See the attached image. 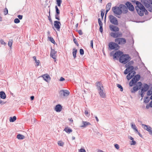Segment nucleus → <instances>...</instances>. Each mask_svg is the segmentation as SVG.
Listing matches in <instances>:
<instances>
[{
	"mask_svg": "<svg viewBox=\"0 0 152 152\" xmlns=\"http://www.w3.org/2000/svg\"><path fill=\"white\" fill-rule=\"evenodd\" d=\"M74 51L73 52V55L74 58H75L76 57V53L77 50L75 48L73 49Z\"/></svg>",
	"mask_w": 152,
	"mask_h": 152,
	"instance_id": "30",
	"label": "nucleus"
},
{
	"mask_svg": "<svg viewBox=\"0 0 152 152\" xmlns=\"http://www.w3.org/2000/svg\"><path fill=\"white\" fill-rule=\"evenodd\" d=\"M56 52L54 49L51 48L50 56L55 60L56 59Z\"/></svg>",
	"mask_w": 152,
	"mask_h": 152,
	"instance_id": "14",
	"label": "nucleus"
},
{
	"mask_svg": "<svg viewBox=\"0 0 152 152\" xmlns=\"http://www.w3.org/2000/svg\"><path fill=\"white\" fill-rule=\"evenodd\" d=\"M14 22L15 23H18L20 22V20L19 19L16 18L14 19Z\"/></svg>",
	"mask_w": 152,
	"mask_h": 152,
	"instance_id": "41",
	"label": "nucleus"
},
{
	"mask_svg": "<svg viewBox=\"0 0 152 152\" xmlns=\"http://www.w3.org/2000/svg\"><path fill=\"white\" fill-rule=\"evenodd\" d=\"M123 53L120 51L116 52L113 55V58L118 59V58H120V57L123 55Z\"/></svg>",
	"mask_w": 152,
	"mask_h": 152,
	"instance_id": "11",
	"label": "nucleus"
},
{
	"mask_svg": "<svg viewBox=\"0 0 152 152\" xmlns=\"http://www.w3.org/2000/svg\"><path fill=\"white\" fill-rule=\"evenodd\" d=\"M0 97L2 99H5L6 98V94L4 91H1L0 92Z\"/></svg>",
	"mask_w": 152,
	"mask_h": 152,
	"instance_id": "24",
	"label": "nucleus"
},
{
	"mask_svg": "<svg viewBox=\"0 0 152 152\" xmlns=\"http://www.w3.org/2000/svg\"><path fill=\"white\" fill-rule=\"evenodd\" d=\"M42 77L43 79L47 82L49 81L50 80V77L48 75H42Z\"/></svg>",
	"mask_w": 152,
	"mask_h": 152,
	"instance_id": "20",
	"label": "nucleus"
},
{
	"mask_svg": "<svg viewBox=\"0 0 152 152\" xmlns=\"http://www.w3.org/2000/svg\"><path fill=\"white\" fill-rule=\"evenodd\" d=\"M58 144L60 146H63L64 145V143L61 141H59L58 142Z\"/></svg>",
	"mask_w": 152,
	"mask_h": 152,
	"instance_id": "44",
	"label": "nucleus"
},
{
	"mask_svg": "<svg viewBox=\"0 0 152 152\" xmlns=\"http://www.w3.org/2000/svg\"><path fill=\"white\" fill-rule=\"evenodd\" d=\"M149 106H150L151 107H152V100L149 103Z\"/></svg>",
	"mask_w": 152,
	"mask_h": 152,
	"instance_id": "64",
	"label": "nucleus"
},
{
	"mask_svg": "<svg viewBox=\"0 0 152 152\" xmlns=\"http://www.w3.org/2000/svg\"><path fill=\"white\" fill-rule=\"evenodd\" d=\"M96 85L100 96L103 98H105L106 96L105 91L102 83L100 82H97Z\"/></svg>",
	"mask_w": 152,
	"mask_h": 152,
	"instance_id": "1",
	"label": "nucleus"
},
{
	"mask_svg": "<svg viewBox=\"0 0 152 152\" xmlns=\"http://www.w3.org/2000/svg\"><path fill=\"white\" fill-rule=\"evenodd\" d=\"M120 8V5L118 7L115 6L112 8V10L114 14L118 15L121 14L122 11Z\"/></svg>",
	"mask_w": 152,
	"mask_h": 152,
	"instance_id": "4",
	"label": "nucleus"
},
{
	"mask_svg": "<svg viewBox=\"0 0 152 152\" xmlns=\"http://www.w3.org/2000/svg\"><path fill=\"white\" fill-rule=\"evenodd\" d=\"M144 93V92H141V91H140V95L141 97H142H142H143V96H144V94H143Z\"/></svg>",
	"mask_w": 152,
	"mask_h": 152,
	"instance_id": "62",
	"label": "nucleus"
},
{
	"mask_svg": "<svg viewBox=\"0 0 152 152\" xmlns=\"http://www.w3.org/2000/svg\"><path fill=\"white\" fill-rule=\"evenodd\" d=\"M8 10L7 8H5L4 9V15H7L8 14Z\"/></svg>",
	"mask_w": 152,
	"mask_h": 152,
	"instance_id": "46",
	"label": "nucleus"
},
{
	"mask_svg": "<svg viewBox=\"0 0 152 152\" xmlns=\"http://www.w3.org/2000/svg\"><path fill=\"white\" fill-rule=\"evenodd\" d=\"M0 43L2 45H6L5 42L2 39H1L0 40Z\"/></svg>",
	"mask_w": 152,
	"mask_h": 152,
	"instance_id": "52",
	"label": "nucleus"
},
{
	"mask_svg": "<svg viewBox=\"0 0 152 152\" xmlns=\"http://www.w3.org/2000/svg\"><path fill=\"white\" fill-rule=\"evenodd\" d=\"M80 53L81 55H83L84 54V52L83 49H80Z\"/></svg>",
	"mask_w": 152,
	"mask_h": 152,
	"instance_id": "47",
	"label": "nucleus"
},
{
	"mask_svg": "<svg viewBox=\"0 0 152 152\" xmlns=\"http://www.w3.org/2000/svg\"><path fill=\"white\" fill-rule=\"evenodd\" d=\"M145 7L147 10L150 12H152V6L150 4L146 5Z\"/></svg>",
	"mask_w": 152,
	"mask_h": 152,
	"instance_id": "25",
	"label": "nucleus"
},
{
	"mask_svg": "<svg viewBox=\"0 0 152 152\" xmlns=\"http://www.w3.org/2000/svg\"><path fill=\"white\" fill-rule=\"evenodd\" d=\"M78 32L79 34L80 35H82L83 34V32H82L81 30H79L78 31Z\"/></svg>",
	"mask_w": 152,
	"mask_h": 152,
	"instance_id": "58",
	"label": "nucleus"
},
{
	"mask_svg": "<svg viewBox=\"0 0 152 152\" xmlns=\"http://www.w3.org/2000/svg\"><path fill=\"white\" fill-rule=\"evenodd\" d=\"M110 23L115 25H118V22L117 18L113 15H110L108 17Z\"/></svg>",
	"mask_w": 152,
	"mask_h": 152,
	"instance_id": "7",
	"label": "nucleus"
},
{
	"mask_svg": "<svg viewBox=\"0 0 152 152\" xmlns=\"http://www.w3.org/2000/svg\"><path fill=\"white\" fill-rule=\"evenodd\" d=\"M104 10H103V11H102V10L101 11V15L102 17V19H103V16L104 15Z\"/></svg>",
	"mask_w": 152,
	"mask_h": 152,
	"instance_id": "49",
	"label": "nucleus"
},
{
	"mask_svg": "<svg viewBox=\"0 0 152 152\" xmlns=\"http://www.w3.org/2000/svg\"><path fill=\"white\" fill-rule=\"evenodd\" d=\"M115 41L119 45H124L126 42V39L123 38H116L115 39Z\"/></svg>",
	"mask_w": 152,
	"mask_h": 152,
	"instance_id": "9",
	"label": "nucleus"
},
{
	"mask_svg": "<svg viewBox=\"0 0 152 152\" xmlns=\"http://www.w3.org/2000/svg\"><path fill=\"white\" fill-rule=\"evenodd\" d=\"M109 47L111 50H118L119 48V46L117 43L111 42L109 43Z\"/></svg>",
	"mask_w": 152,
	"mask_h": 152,
	"instance_id": "8",
	"label": "nucleus"
},
{
	"mask_svg": "<svg viewBox=\"0 0 152 152\" xmlns=\"http://www.w3.org/2000/svg\"><path fill=\"white\" fill-rule=\"evenodd\" d=\"M19 19L21 20L23 18V15H18L17 16Z\"/></svg>",
	"mask_w": 152,
	"mask_h": 152,
	"instance_id": "56",
	"label": "nucleus"
},
{
	"mask_svg": "<svg viewBox=\"0 0 152 152\" xmlns=\"http://www.w3.org/2000/svg\"><path fill=\"white\" fill-rule=\"evenodd\" d=\"M130 59V57L128 55L123 54L120 58L119 61L120 62L125 64L129 61Z\"/></svg>",
	"mask_w": 152,
	"mask_h": 152,
	"instance_id": "3",
	"label": "nucleus"
},
{
	"mask_svg": "<svg viewBox=\"0 0 152 152\" xmlns=\"http://www.w3.org/2000/svg\"><path fill=\"white\" fill-rule=\"evenodd\" d=\"M141 2L143 3L145 6L146 7L147 4H150L148 3H149V1L148 0H141Z\"/></svg>",
	"mask_w": 152,
	"mask_h": 152,
	"instance_id": "27",
	"label": "nucleus"
},
{
	"mask_svg": "<svg viewBox=\"0 0 152 152\" xmlns=\"http://www.w3.org/2000/svg\"><path fill=\"white\" fill-rule=\"evenodd\" d=\"M125 67L127 68V69H128V71L129 72L131 73H133L134 72H135L134 70H133L134 67L132 66H129V64H126L125 65Z\"/></svg>",
	"mask_w": 152,
	"mask_h": 152,
	"instance_id": "15",
	"label": "nucleus"
},
{
	"mask_svg": "<svg viewBox=\"0 0 152 152\" xmlns=\"http://www.w3.org/2000/svg\"><path fill=\"white\" fill-rule=\"evenodd\" d=\"M69 94V91L67 90H61L59 92V94L61 96L66 97Z\"/></svg>",
	"mask_w": 152,
	"mask_h": 152,
	"instance_id": "10",
	"label": "nucleus"
},
{
	"mask_svg": "<svg viewBox=\"0 0 152 152\" xmlns=\"http://www.w3.org/2000/svg\"><path fill=\"white\" fill-rule=\"evenodd\" d=\"M120 8L122 10V13L124 14L128 12V9L123 4H120Z\"/></svg>",
	"mask_w": 152,
	"mask_h": 152,
	"instance_id": "17",
	"label": "nucleus"
},
{
	"mask_svg": "<svg viewBox=\"0 0 152 152\" xmlns=\"http://www.w3.org/2000/svg\"><path fill=\"white\" fill-rule=\"evenodd\" d=\"M126 5L128 8L130 7L131 6V5H132V4L129 1L127 2Z\"/></svg>",
	"mask_w": 152,
	"mask_h": 152,
	"instance_id": "38",
	"label": "nucleus"
},
{
	"mask_svg": "<svg viewBox=\"0 0 152 152\" xmlns=\"http://www.w3.org/2000/svg\"><path fill=\"white\" fill-rule=\"evenodd\" d=\"M109 28L111 31L115 32L118 31L119 29L118 27L111 24L109 26Z\"/></svg>",
	"mask_w": 152,
	"mask_h": 152,
	"instance_id": "16",
	"label": "nucleus"
},
{
	"mask_svg": "<svg viewBox=\"0 0 152 152\" xmlns=\"http://www.w3.org/2000/svg\"><path fill=\"white\" fill-rule=\"evenodd\" d=\"M49 40L52 43H54L55 42L53 39L52 37H49L48 38Z\"/></svg>",
	"mask_w": 152,
	"mask_h": 152,
	"instance_id": "42",
	"label": "nucleus"
},
{
	"mask_svg": "<svg viewBox=\"0 0 152 152\" xmlns=\"http://www.w3.org/2000/svg\"><path fill=\"white\" fill-rule=\"evenodd\" d=\"M142 128L146 130L148 132L150 130L152 129V128L149 126L146 125L145 124H142Z\"/></svg>",
	"mask_w": 152,
	"mask_h": 152,
	"instance_id": "19",
	"label": "nucleus"
},
{
	"mask_svg": "<svg viewBox=\"0 0 152 152\" xmlns=\"http://www.w3.org/2000/svg\"><path fill=\"white\" fill-rule=\"evenodd\" d=\"M33 58L34 60L35 61L36 63V64L37 65V66H38L39 65V60H37L36 59V56H34L33 57Z\"/></svg>",
	"mask_w": 152,
	"mask_h": 152,
	"instance_id": "33",
	"label": "nucleus"
},
{
	"mask_svg": "<svg viewBox=\"0 0 152 152\" xmlns=\"http://www.w3.org/2000/svg\"><path fill=\"white\" fill-rule=\"evenodd\" d=\"M111 3H108L106 5V9H108L110 10L111 8Z\"/></svg>",
	"mask_w": 152,
	"mask_h": 152,
	"instance_id": "34",
	"label": "nucleus"
},
{
	"mask_svg": "<svg viewBox=\"0 0 152 152\" xmlns=\"http://www.w3.org/2000/svg\"><path fill=\"white\" fill-rule=\"evenodd\" d=\"M57 4L58 7H60L61 4L62 3V0H56Z\"/></svg>",
	"mask_w": 152,
	"mask_h": 152,
	"instance_id": "36",
	"label": "nucleus"
},
{
	"mask_svg": "<svg viewBox=\"0 0 152 152\" xmlns=\"http://www.w3.org/2000/svg\"><path fill=\"white\" fill-rule=\"evenodd\" d=\"M49 15L48 17V20H49V21H50V22H51V23H52V20L51 19V18H50V12H49Z\"/></svg>",
	"mask_w": 152,
	"mask_h": 152,
	"instance_id": "50",
	"label": "nucleus"
},
{
	"mask_svg": "<svg viewBox=\"0 0 152 152\" xmlns=\"http://www.w3.org/2000/svg\"><path fill=\"white\" fill-rule=\"evenodd\" d=\"M82 123L83 125L80 126V127L82 128H85L87 126L91 125L90 123L86 121H83Z\"/></svg>",
	"mask_w": 152,
	"mask_h": 152,
	"instance_id": "23",
	"label": "nucleus"
},
{
	"mask_svg": "<svg viewBox=\"0 0 152 152\" xmlns=\"http://www.w3.org/2000/svg\"><path fill=\"white\" fill-rule=\"evenodd\" d=\"M132 1L136 3L137 6L135 7V8L138 14L141 16H143V11L141 7H142V5H143L139 1H136L135 0H134Z\"/></svg>",
	"mask_w": 152,
	"mask_h": 152,
	"instance_id": "2",
	"label": "nucleus"
},
{
	"mask_svg": "<svg viewBox=\"0 0 152 152\" xmlns=\"http://www.w3.org/2000/svg\"><path fill=\"white\" fill-rule=\"evenodd\" d=\"M93 40H91V42H90V45H91V47L92 48H93Z\"/></svg>",
	"mask_w": 152,
	"mask_h": 152,
	"instance_id": "60",
	"label": "nucleus"
},
{
	"mask_svg": "<svg viewBox=\"0 0 152 152\" xmlns=\"http://www.w3.org/2000/svg\"><path fill=\"white\" fill-rule=\"evenodd\" d=\"M149 88V86L147 84L145 83L143 85V86L141 89V92H144L147 91H148Z\"/></svg>",
	"mask_w": 152,
	"mask_h": 152,
	"instance_id": "18",
	"label": "nucleus"
},
{
	"mask_svg": "<svg viewBox=\"0 0 152 152\" xmlns=\"http://www.w3.org/2000/svg\"><path fill=\"white\" fill-rule=\"evenodd\" d=\"M73 41L77 45V46H78L79 45L78 43L77 42V40L76 39L74 38V39H73Z\"/></svg>",
	"mask_w": 152,
	"mask_h": 152,
	"instance_id": "54",
	"label": "nucleus"
},
{
	"mask_svg": "<svg viewBox=\"0 0 152 152\" xmlns=\"http://www.w3.org/2000/svg\"><path fill=\"white\" fill-rule=\"evenodd\" d=\"M55 9L56 11V14H60V11L59 10L58 8L57 7V6H55Z\"/></svg>",
	"mask_w": 152,
	"mask_h": 152,
	"instance_id": "40",
	"label": "nucleus"
},
{
	"mask_svg": "<svg viewBox=\"0 0 152 152\" xmlns=\"http://www.w3.org/2000/svg\"><path fill=\"white\" fill-rule=\"evenodd\" d=\"M79 152H86V151L85 149L83 148H81L79 150Z\"/></svg>",
	"mask_w": 152,
	"mask_h": 152,
	"instance_id": "53",
	"label": "nucleus"
},
{
	"mask_svg": "<svg viewBox=\"0 0 152 152\" xmlns=\"http://www.w3.org/2000/svg\"><path fill=\"white\" fill-rule=\"evenodd\" d=\"M64 131H65L68 134L70 133L72 131L71 129L68 128V127L65 128Z\"/></svg>",
	"mask_w": 152,
	"mask_h": 152,
	"instance_id": "26",
	"label": "nucleus"
},
{
	"mask_svg": "<svg viewBox=\"0 0 152 152\" xmlns=\"http://www.w3.org/2000/svg\"><path fill=\"white\" fill-rule=\"evenodd\" d=\"M142 83L140 82H138L136 86H134L132 89L131 90V91L132 93H134L135 92L137 91L138 89L141 88L142 86Z\"/></svg>",
	"mask_w": 152,
	"mask_h": 152,
	"instance_id": "6",
	"label": "nucleus"
},
{
	"mask_svg": "<svg viewBox=\"0 0 152 152\" xmlns=\"http://www.w3.org/2000/svg\"><path fill=\"white\" fill-rule=\"evenodd\" d=\"M128 8L129 10L132 11H133L134 10V7L132 5H131V6Z\"/></svg>",
	"mask_w": 152,
	"mask_h": 152,
	"instance_id": "37",
	"label": "nucleus"
},
{
	"mask_svg": "<svg viewBox=\"0 0 152 152\" xmlns=\"http://www.w3.org/2000/svg\"><path fill=\"white\" fill-rule=\"evenodd\" d=\"M136 144V142L134 140H132L131 145H134Z\"/></svg>",
	"mask_w": 152,
	"mask_h": 152,
	"instance_id": "55",
	"label": "nucleus"
},
{
	"mask_svg": "<svg viewBox=\"0 0 152 152\" xmlns=\"http://www.w3.org/2000/svg\"><path fill=\"white\" fill-rule=\"evenodd\" d=\"M12 40H11V41H9L8 42V46L9 47H11L12 45Z\"/></svg>",
	"mask_w": 152,
	"mask_h": 152,
	"instance_id": "45",
	"label": "nucleus"
},
{
	"mask_svg": "<svg viewBox=\"0 0 152 152\" xmlns=\"http://www.w3.org/2000/svg\"><path fill=\"white\" fill-rule=\"evenodd\" d=\"M151 94L152 95L150 97V99L152 100V89L151 90V89H150L147 92V95L148 96H150L151 95Z\"/></svg>",
	"mask_w": 152,
	"mask_h": 152,
	"instance_id": "31",
	"label": "nucleus"
},
{
	"mask_svg": "<svg viewBox=\"0 0 152 152\" xmlns=\"http://www.w3.org/2000/svg\"><path fill=\"white\" fill-rule=\"evenodd\" d=\"M134 63V62L133 61H130L129 62L127 63V64H129V65L131 66L132 64Z\"/></svg>",
	"mask_w": 152,
	"mask_h": 152,
	"instance_id": "59",
	"label": "nucleus"
},
{
	"mask_svg": "<svg viewBox=\"0 0 152 152\" xmlns=\"http://www.w3.org/2000/svg\"><path fill=\"white\" fill-rule=\"evenodd\" d=\"M115 147L117 149H119V145L117 144H115Z\"/></svg>",
	"mask_w": 152,
	"mask_h": 152,
	"instance_id": "57",
	"label": "nucleus"
},
{
	"mask_svg": "<svg viewBox=\"0 0 152 152\" xmlns=\"http://www.w3.org/2000/svg\"><path fill=\"white\" fill-rule=\"evenodd\" d=\"M128 69H126L124 71V73L125 75L127 74L129 72H129L128 71Z\"/></svg>",
	"mask_w": 152,
	"mask_h": 152,
	"instance_id": "51",
	"label": "nucleus"
},
{
	"mask_svg": "<svg viewBox=\"0 0 152 152\" xmlns=\"http://www.w3.org/2000/svg\"><path fill=\"white\" fill-rule=\"evenodd\" d=\"M141 7V9L143 10V12H144L145 13V14L146 15H148V12L147 10L145 9V7H144V6L143 5H142Z\"/></svg>",
	"mask_w": 152,
	"mask_h": 152,
	"instance_id": "28",
	"label": "nucleus"
},
{
	"mask_svg": "<svg viewBox=\"0 0 152 152\" xmlns=\"http://www.w3.org/2000/svg\"><path fill=\"white\" fill-rule=\"evenodd\" d=\"M54 27L58 31H59L61 25V22L59 21L56 20L54 21Z\"/></svg>",
	"mask_w": 152,
	"mask_h": 152,
	"instance_id": "12",
	"label": "nucleus"
},
{
	"mask_svg": "<svg viewBox=\"0 0 152 152\" xmlns=\"http://www.w3.org/2000/svg\"><path fill=\"white\" fill-rule=\"evenodd\" d=\"M99 31L101 32H102L103 31V28L102 26H100L99 27Z\"/></svg>",
	"mask_w": 152,
	"mask_h": 152,
	"instance_id": "61",
	"label": "nucleus"
},
{
	"mask_svg": "<svg viewBox=\"0 0 152 152\" xmlns=\"http://www.w3.org/2000/svg\"><path fill=\"white\" fill-rule=\"evenodd\" d=\"M150 99H151L150 98V99L149 97H147L144 99V102L145 103H147L149 101Z\"/></svg>",
	"mask_w": 152,
	"mask_h": 152,
	"instance_id": "35",
	"label": "nucleus"
},
{
	"mask_svg": "<svg viewBox=\"0 0 152 152\" xmlns=\"http://www.w3.org/2000/svg\"><path fill=\"white\" fill-rule=\"evenodd\" d=\"M117 86L120 89V91H122L123 90V89L122 87L121 86V85H120L119 84H117Z\"/></svg>",
	"mask_w": 152,
	"mask_h": 152,
	"instance_id": "39",
	"label": "nucleus"
},
{
	"mask_svg": "<svg viewBox=\"0 0 152 152\" xmlns=\"http://www.w3.org/2000/svg\"><path fill=\"white\" fill-rule=\"evenodd\" d=\"M110 36L115 38H117L119 37H121L122 34L121 33L118 32L116 33L111 32L110 34Z\"/></svg>",
	"mask_w": 152,
	"mask_h": 152,
	"instance_id": "13",
	"label": "nucleus"
},
{
	"mask_svg": "<svg viewBox=\"0 0 152 152\" xmlns=\"http://www.w3.org/2000/svg\"><path fill=\"white\" fill-rule=\"evenodd\" d=\"M16 120V117L15 116H14L13 117H10V122H14Z\"/></svg>",
	"mask_w": 152,
	"mask_h": 152,
	"instance_id": "32",
	"label": "nucleus"
},
{
	"mask_svg": "<svg viewBox=\"0 0 152 152\" xmlns=\"http://www.w3.org/2000/svg\"><path fill=\"white\" fill-rule=\"evenodd\" d=\"M59 14H55V16L56 19L59 20H60V19L59 18Z\"/></svg>",
	"mask_w": 152,
	"mask_h": 152,
	"instance_id": "43",
	"label": "nucleus"
},
{
	"mask_svg": "<svg viewBox=\"0 0 152 152\" xmlns=\"http://www.w3.org/2000/svg\"><path fill=\"white\" fill-rule=\"evenodd\" d=\"M17 137L18 139H23L25 138V136L22 134H18L17 136Z\"/></svg>",
	"mask_w": 152,
	"mask_h": 152,
	"instance_id": "29",
	"label": "nucleus"
},
{
	"mask_svg": "<svg viewBox=\"0 0 152 152\" xmlns=\"http://www.w3.org/2000/svg\"><path fill=\"white\" fill-rule=\"evenodd\" d=\"M135 74V72H134L133 74L131 73L130 72L126 76L127 79L128 80H130L134 76V75Z\"/></svg>",
	"mask_w": 152,
	"mask_h": 152,
	"instance_id": "22",
	"label": "nucleus"
},
{
	"mask_svg": "<svg viewBox=\"0 0 152 152\" xmlns=\"http://www.w3.org/2000/svg\"><path fill=\"white\" fill-rule=\"evenodd\" d=\"M140 76L139 75H135L132 79L131 81L129 83V85L130 86H132L134 85L137 81L140 79Z\"/></svg>",
	"mask_w": 152,
	"mask_h": 152,
	"instance_id": "5",
	"label": "nucleus"
},
{
	"mask_svg": "<svg viewBox=\"0 0 152 152\" xmlns=\"http://www.w3.org/2000/svg\"><path fill=\"white\" fill-rule=\"evenodd\" d=\"M131 127L134 129H135L137 128L136 125L134 124H133L132 123H131Z\"/></svg>",
	"mask_w": 152,
	"mask_h": 152,
	"instance_id": "48",
	"label": "nucleus"
},
{
	"mask_svg": "<svg viewBox=\"0 0 152 152\" xmlns=\"http://www.w3.org/2000/svg\"><path fill=\"white\" fill-rule=\"evenodd\" d=\"M149 134L152 136V129H151L148 131Z\"/></svg>",
	"mask_w": 152,
	"mask_h": 152,
	"instance_id": "63",
	"label": "nucleus"
},
{
	"mask_svg": "<svg viewBox=\"0 0 152 152\" xmlns=\"http://www.w3.org/2000/svg\"><path fill=\"white\" fill-rule=\"evenodd\" d=\"M62 109V106L60 104H58L57 105L55 108V110L57 112H60Z\"/></svg>",
	"mask_w": 152,
	"mask_h": 152,
	"instance_id": "21",
	"label": "nucleus"
}]
</instances>
